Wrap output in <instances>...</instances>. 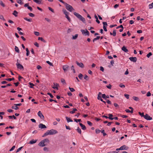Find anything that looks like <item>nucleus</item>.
Segmentation results:
<instances>
[{
	"label": "nucleus",
	"instance_id": "obj_1",
	"mask_svg": "<svg viewBox=\"0 0 153 153\" xmlns=\"http://www.w3.org/2000/svg\"><path fill=\"white\" fill-rule=\"evenodd\" d=\"M58 133L57 131L54 129H52L48 131L46 133H45L42 136L44 137L47 136L48 135H53L57 134Z\"/></svg>",
	"mask_w": 153,
	"mask_h": 153
},
{
	"label": "nucleus",
	"instance_id": "obj_2",
	"mask_svg": "<svg viewBox=\"0 0 153 153\" xmlns=\"http://www.w3.org/2000/svg\"><path fill=\"white\" fill-rule=\"evenodd\" d=\"M74 15L77 17L80 20L82 21L83 23H85V19L81 15L76 13V12L74 13Z\"/></svg>",
	"mask_w": 153,
	"mask_h": 153
},
{
	"label": "nucleus",
	"instance_id": "obj_3",
	"mask_svg": "<svg viewBox=\"0 0 153 153\" xmlns=\"http://www.w3.org/2000/svg\"><path fill=\"white\" fill-rule=\"evenodd\" d=\"M63 4H64L65 6L66 9L69 11L71 12L74 10V9L71 5L67 4L65 2H64V3H63Z\"/></svg>",
	"mask_w": 153,
	"mask_h": 153
},
{
	"label": "nucleus",
	"instance_id": "obj_4",
	"mask_svg": "<svg viewBox=\"0 0 153 153\" xmlns=\"http://www.w3.org/2000/svg\"><path fill=\"white\" fill-rule=\"evenodd\" d=\"M81 31L82 33L83 34L85 35V36L87 35L88 36H89V33L87 29H85V30L81 29Z\"/></svg>",
	"mask_w": 153,
	"mask_h": 153
},
{
	"label": "nucleus",
	"instance_id": "obj_5",
	"mask_svg": "<svg viewBox=\"0 0 153 153\" xmlns=\"http://www.w3.org/2000/svg\"><path fill=\"white\" fill-rule=\"evenodd\" d=\"M53 84V85L52 86V87L54 89H56L57 90H58V87H59V84L55 82H54Z\"/></svg>",
	"mask_w": 153,
	"mask_h": 153
},
{
	"label": "nucleus",
	"instance_id": "obj_6",
	"mask_svg": "<svg viewBox=\"0 0 153 153\" xmlns=\"http://www.w3.org/2000/svg\"><path fill=\"white\" fill-rule=\"evenodd\" d=\"M144 118L148 120H150L152 119V117H150L148 114H146L145 115V117H144Z\"/></svg>",
	"mask_w": 153,
	"mask_h": 153
},
{
	"label": "nucleus",
	"instance_id": "obj_7",
	"mask_svg": "<svg viewBox=\"0 0 153 153\" xmlns=\"http://www.w3.org/2000/svg\"><path fill=\"white\" fill-rule=\"evenodd\" d=\"M69 68V66L67 65H64L62 66V68L65 72L68 70Z\"/></svg>",
	"mask_w": 153,
	"mask_h": 153
},
{
	"label": "nucleus",
	"instance_id": "obj_8",
	"mask_svg": "<svg viewBox=\"0 0 153 153\" xmlns=\"http://www.w3.org/2000/svg\"><path fill=\"white\" fill-rule=\"evenodd\" d=\"M128 148V147L127 146H126L125 145H123L121 146L120 148H118V150H127Z\"/></svg>",
	"mask_w": 153,
	"mask_h": 153
},
{
	"label": "nucleus",
	"instance_id": "obj_9",
	"mask_svg": "<svg viewBox=\"0 0 153 153\" xmlns=\"http://www.w3.org/2000/svg\"><path fill=\"white\" fill-rule=\"evenodd\" d=\"M38 115L41 119L43 120H44V117L40 111H39L38 112Z\"/></svg>",
	"mask_w": 153,
	"mask_h": 153
},
{
	"label": "nucleus",
	"instance_id": "obj_10",
	"mask_svg": "<svg viewBox=\"0 0 153 153\" xmlns=\"http://www.w3.org/2000/svg\"><path fill=\"white\" fill-rule=\"evenodd\" d=\"M16 65L17 67V68L19 69H24L23 66L21 64L19 63H16Z\"/></svg>",
	"mask_w": 153,
	"mask_h": 153
},
{
	"label": "nucleus",
	"instance_id": "obj_11",
	"mask_svg": "<svg viewBox=\"0 0 153 153\" xmlns=\"http://www.w3.org/2000/svg\"><path fill=\"white\" fill-rule=\"evenodd\" d=\"M76 63L78 66L82 68H83L84 67V64L82 62L79 63L77 61H76Z\"/></svg>",
	"mask_w": 153,
	"mask_h": 153
},
{
	"label": "nucleus",
	"instance_id": "obj_12",
	"mask_svg": "<svg viewBox=\"0 0 153 153\" xmlns=\"http://www.w3.org/2000/svg\"><path fill=\"white\" fill-rule=\"evenodd\" d=\"M129 59L132 62H136L137 60V59L136 57H130L129 58Z\"/></svg>",
	"mask_w": 153,
	"mask_h": 153
},
{
	"label": "nucleus",
	"instance_id": "obj_13",
	"mask_svg": "<svg viewBox=\"0 0 153 153\" xmlns=\"http://www.w3.org/2000/svg\"><path fill=\"white\" fill-rule=\"evenodd\" d=\"M39 127L41 129H43L46 128V126L42 123H40L39 125Z\"/></svg>",
	"mask_w": 153,
	"mask_h": 153
},
{
	"label": "nucleus",
	"instance_id": "obj_14",
	"mask_svg": "<svg viewBox=\"0 0 153 153\" xmlns=\"http://www.w3.org/2000/svg\"><path fill=\"white\" fill-rule=\"evenodd\" d=\"M38 145L41 147H43L45 146L46 145L45 144L44 141L42 140L41 141L39 144Z\"/></svg>",
	"mask_w": 153,
	"mask_h": 153
},
{
	"label": "nucleus",
	"instance_id": "obj_15",
	"mask_svg": "<svg viewBox=\"0 0 153 153\" xmlns=\"http://www.w3.org/2000/svg\"><path fill=\"white\" fill-rule=\"evenodd\" d=\"M122 50L124 52L128 53V50L126 48L125 46H123L122 48Z\"/></svg>",
	"mask_w": 153,
	"mask_h": 153
},
{
	"label": "nucleus",
	"instance_id": "obj_16",
	"mask_svg": "<svg viewBox=\"0 0 153 153\" xmlns=\"http://www.w3.org/2000/svg\"><path fill=\"white\" fill-rule=\"evenodd\" d=\"M79 124L82 130H85L86 129V127L84 125L81 123H79Z\"/></svg>",
	"mask_w": 153,
	"mask_h": 153
},
{
	"label": "nucleus",
	"instance_id": "obj_17",
	"mask_svg": "<svg viewBox=\"0 0 153 153\" xmlns=\"http://www.w3.org/2000/svg\"><path fill=\"white\" fill-rule=\"evenodd\" d=\"M33 1L38 4H42V0H33Z\"/></svg>",
	"mask_w": 153,
	"mask_h": 153
},
{
	"label": "nucleus",
	"instance_id": "obj_18",
	"mask_svg": "<svg viewBox=\"0 0 153 153\" xmlns=\"http://www.w3.org/2000/svg\"><path fill=\"white\" fill-rule=\"evenodd\" d=\"M102 94L100 92H99L98 94V96L97 98L98 100H101L102 99V97L100 96V95L101 94Z\"/></svg>",
	"mask_w": 153,
	"mask_h": 153
},
{
	"label": "nucleus",
	"instance_id": "obj_19",
	"mask_svg": "<svg viewBox=\"0 0 153 153\" xmlns=\"http://www.w3.org/2000/svg\"><path fill=\"white\" fill-rule=\"evenodd\" d=\"M38 39L39 40H41L44 43H46V41L42 37H39L38 38Z\"/></svg>",
	"mask_w": 153,
	"mask_h": 153
},
{
	"label": "nucleus",
	"instance_id": "obj_20",
	"mask_svg": "<svg viewBox=\"0 0 153 153\" xmlns=\"http://www.w3.org/2000/svg\"><path fill=\"white\" fill-rule=\"evenodd\" d=\"M132 98L134 100L136 101H138L139 100V98L137 97L133 96Z\"/></svg>",
	"mask_w": 153,
	"mask_h": 153
},
{
	"label": "nucleus",
	"instance_id": "obj_21",
	"mask_svg": "<svg viewBox=\"0 0 153 153\" xmlns=\"http://www.w3.org/2000/svg\"><path fill=\"white\" fill-rule=\"evenodd\" d=\"M37 140H33L30 141L29 142V143L30 144H33L35 143L36 142Z\"/></svg>",
	"mask_w": 153,
	"mask_h": 153
},
{
	"label": "nucleus",
	"instance_id": "obj_22",
	"mask_svg": "<svg viewBox=\"0 0 153 153\" xmlns=\"http://www.w3.org/2000/svg\"><path fill=\"white\" fill-rule=\"evenodd\" d=\"M66 119L67 120V122L69 123V122H72L73 120L71 119L70 118H68L67 117H65Z\"/></svg>",
	"mask_w": 153,
	"mask_h": 153
},
{
	"label": "nucleus",
	"instance_id": "obj_23",
	"mask_svg": "<svg viewBox=\"0 0 153 153\" xmlns=\"http://www.w3.org/2000/svg\"><path fill=\"white\" fill-rule=\"evenodd\" d=\"M108 115L109 116L108 118L111 120H112L113 117H113V115L112 114H108Z\"/></svg>",
	"mask_w": 153,
	"mask_h": 153
},
{
	"label": "nucleus",
	"instance_id": "obj_24",
	"mask_svg": "<svg viewBox=\"0 0 153 153\" xmlns=\"http://www.w3.org/2000/svg\"><path fill=\"white\" fill-rule=\"evenodd\" d=\"M18 14V12L16 10H14L13 13V14L14 15L15 17H17L18 15L17 14Z\"/></svg>",
	"mask_w": 153,
	"mask_h": 153
},
{
	"label": "nucleus",
	"instance_id": "obj_25",
	"mask_svg": "<svg viewBox=\"0 0 153 153\" xmlns=\"http://www.w3.org/2000/svg\"><path fill=\"white\" fill-rule=\"evenodd\" d=\"M15 51H16L17 53H19V52L20 51L18 48L16 46H15Z\"/></svg>",
	"mask_w": 153,
	"mask_h": 153
},
{
	"label": "nucleus",
	"instance_id": "obj_26",
	"mask_svg": "<svg viewBox=\"0 0 153 153\" xmlns=\"http://www.w3.org/2000/svg\"><path fill=\"white\" fill-rule=\"evenodd\" d=\"M76 131L79 134H81V130L79 127H78L77 129H76Z\"/></svg>",
	"mask_w": 153,
	"mask_h": 153
},
{
	"label": "nucleus",
	"instance_id": "obj_27",
	"mask_svg": "<svg viewBox=\"0 0 153 153\" xmlns=\"http://www.w3.org/2000/svg\"><path fill=\"white\" fill-rule=\"evenodd\" d=\"M138 114L141 117H143L144 118V117H145V115H144V113L143 112L141 113L140 112H138Z\"/></svg>",
	"mask_w": 153,
	"mask_h": 153
},
{
	"label": "nucleus",
	"instance_id": "obj_28",
	"mask_svg": "<svg viewBox=\"0 0 153 153\" xmlns=\"http://www.w3.org/2000/svg\"><path fill=\"white\" fill-rule=\"evenodd\" d=\"M100 38V36H97L96 38H94L93 40V42H94L95 41L97 40H98Z\"/></svg>",
	"mask_w": 153,
	"mask_h": 153
},
{
	"label": "nucleus",
	"instance_id": "obj_29",
	"mask_svg": "<svg viewBox=\"0 0 153 153\" xmlns=\"http://www.w3.org/2000/svg\"><path fill=\"white\" fill-rule=\"evenodd\" d=\"M24 19L25 20L29 22H31L32 21V19L30 18L28 19L26 17H25L24 18Z\"/></svg>",
	"mask_w": 153,
	"mask_h": 153
},
{
	"label": "nucleus",
	"instance_id": "obj_30",
	"mask_svg": "<svg viewBox=\"0 0 153 153\" xmlns=\"http://www.w3.org/2000/svg\"><path fill=\"white\" fill-rule=\"evenodd\" d=\"M78 77L80 79H82L83 75L82 74L80 73L78 75Z\"/></svg>",
	"mask_w": 153,
	"mask_h": 153
},
{
	"label": "nucleus",
	"instance_id": "obj_31",
	"mask_svg": "<svg viewBox=\"0 0 153 153\" xmlns=\"http://www.w3.org/2000/svg\"><path fill=\"white\" fill-rule=\"evenodd\" d=\"M5 80L9 81H12V80H13L14 79V78H7L4 79Z\"/></svg>",
	"mask_w": 153,
	"mask_h": 153
},
{
	"label": "nucleus",
	"instance_id": "obj_32",
	"mask_svg": "<svg viewBox=\"0 0 153 153\" xmlns=\"http://www.w3.org/2000/svg\"><path fill=\"white\" fill-rule=\"evenodd\" d=\"M16 1L18 3L21 5L23 4V3L22 2V0H17Z\"/></svg>",
	"mask_w": 153,
	"mask_h": 153
},
{
	"label": "nucleus",
	"instance_id": "obj_33",
	"mask_svg": "<svg viewBox=\"0 0 153 153\" xmlns=\"http://www.w3.org/2000/svg\"><path fill=\"white\" fill-rule=\"evenodd\" d=\"M77 109L75 108H74L72 111H71L70 112V113L71 114H73L75 112V111H76Z\"/></svg>",
	"mask_w": 153,
	"mask_h": 153
},
{
	"label": "nucleus",
	"instance_id": "obj_34",
	"mask_svg": "<svg viewBox=\"0 0 153 153\" xmlns=\"http://www.w3.org/2000/svg\"><path fill=\"white\" fill-rule=\"evenodd\" d=\"M8 117L10 119H12L13 118L14 119H16V117L14 115L13 116H8Z\"/></svg>",
	"mask_w": 153,
	"mask_h": 153
},
{
	"label": "nucleus",
	"instance_id": "obj_35",
	"mask_svg": "<svg viewBox=\"0 0 153 153\" xmlns=\"http://www.w3.org/2000/svg\"><path fill=\"white\" fill-rule=\"evenodd\" d=\"M149 9H152L153 8V2L149 4Z\"/></svg>",
	"mask_w": 153,
	"mask_h": 153
},
{
	"label": "nucleus",
	"instance_id": "obj_36",
	"mask_svg": "<svg viewBox=\"0 0 153 153\" xmlns=\"http://www.w3.org/2000/svg\"><path fill=\"white\" fill-rule=\"evenodd\" d=\"M116 34V30H114L113 31L112 33V35L114 36H115Z\"/></svg>",
	"mask_w": 153,
	"mask_h": 153
},
{
	"label": "nucleus",
	"instance_id": "obj_37",
	"mask_svg": "<svg viewBox=\"0 0 153 153\" xmlns=\"http://www.w3.org/2000/svg\"><path fill=\"white\" fill-rule=\"evenodd\" d=\"M11 108L13 109H14L16 110H17L19 109V107L16 105H15V106H13Z\"/></svg>",
	"mask_w": 153,
	"mask_h": 153
},
{
	"label": "nucleus",
	"instance_id": "obj_38",
	"mask_svg": "<svg viewBox=\"0 0 153 153\" xmlns=\"http://www.w3.org/2000/svg\"><path fill=\"white\" fill-rule=\"evenodd\" d=\"M101 132L102 134L104 136H105L107 135V134L105 132V131L104 130H102L101 131Z\"/></svg>",
	"mask_w": 153,
	"mask_h": 153
},
{
	"label": "nucleus",
	"instance_id": "obj_39",
	"mask_svg": "<svg viewBox=\"0 0 153 153\" xmlns=\"http://www.w3.org/2000/svg\"><path fill=\"white\" fill-rule=\"evenodd\" d=\"M61 82L63 84H66V83L65 82V80L63 78H62L61 79Z\"/></svg>",
	"mask_w": 153,
	"mask_h": 153
},
{
	"label": "nucleus",
	"instance_id": "obj_40",
	"mask_svg": "<svg viewBox=\"0 0 153 153\" xmlns=\"http://www.w3.org/2000/svg\"><path fill=\"white\" fill-rule=\"evenodd\" d=\"M63 12L64 14H65V16H66V15H68L69 14V13L68 12H67L65 10H63Z\"/></svg>",
	"mask_w": 153,
	"mask_h": 153
},
{
	"label": "nucleus",
	"instance_id": "obj_41",
	"mask_svg": "<svg viewBox=\"0 0 153 153\" xmlns=\"http://www.w3.org/2000/svg\"><path fill=\"white\" fill-rule=\"evenodd\" d=\"M78 34H76L74 36H73V39H76L78 37Z\"/></svg>",
	"mask_w": 153,
	"mask_h": 153
},
{
	"label": "nucleus",
	"instance_id": "obj_42",
	"mask_svg": "<svg viewBox=\"0 0 153 153\" xmlns=\"http://www.w3.org/2000/svg\"><path fill=\"white\" fill-rule=\"evenodd\" d=\"M71 70H72L73 71L74 73H75L76 72L74 68V67L73 65H72L71 67Z\"/></svg>",
	"mask_w": 153,
	"mask_h": 153
},
{
	"label": "nucleus",
	"instance_id": "obj_43",
	"mask_svg": "<svg viewBox=\"0 0 153 153\" xmlns=\"http://www.w3.org/2000/svg\"><path fill=\"white\" fill-rule=\"evenodd\" d=\"M46 62H47V63L50 66H53V63L50 62L49 61H47Z\"/></svg>",
	"mask_w": 153,
	"mask_h": 153
},
{
	"label": "nucleus",
	"instance_id": "obj_44",
	"mask_svg": "<svg viewBox=\"0 0 153 153\" xmlns=\"http://www.w3.org/2000/svg\"><path fill=\"white\" fill-rule=\"evenodd\" d=\"M66 18L68 19V20L69 22H70L71 20L70 18L69 17V16L67 15H66L65 16Z\"/></svg>",
	"mask_w": 153,
	"mask_h": 153
},
{
	"label": "nucleus",
	"instance_id": "obj_45",
	"mask_svg": "<svg viewBox=\"0 0 153 153\" xmlns=\"http://www.w3.org/2000/svg\"><path fill=\"white\" fill-rule=\"evenodd\" d=\"M101 131L99 129H97L95 130V132L97 134H99Z\"/></svg>",
	"mask_w": 153,
	"mask_h": 153
},
{
	"label": "nucleus",
	"instance_id": "obj_46",
	"mask_svg": "<svg viewBox=\"0 0 153 153\" xmlns=\"http://www.w3.org/2000/svg\"><path fill=\"white\" fill-rule=\"evenodd\" d=\"M29 15L31 17H34L35 16L34 14L32 13H28Z\"/></svg>",
	"mask_w": 153,
	"mask_h": 153
},
{
	"label": "nucleus",
	"instance_id": "obj_47",
	"mask_svg": "<svg viewBox=\"0 0 153 153\" xmlns=\"http://www.w3.org/2000/svg\"><path fill=\"white\" fill-rule=\"evenodd\" d=\"M0 4L3 7H5V5L1 1H0Z\"/></svg>",
	"mask_w": 153,
	"mask_h": 153
},
{
	"label": "nucleus",
	"instance_id": "obj_48",
	"mask_svg": "<svg viewBox=\"0 0 153 153\" xmlns=\"http://www.w3.org/2000/svg\"><path fill=\"white\" fill-rule=\"evenodd\" d=\"M42 140L44 141V142L45 143V142L49 143V140H48V139L47 138L43 140Z\"/></svg>",
	"mask_w": 153,
	"mask_h": 153
},
{
	"label": "nucleus",
	"instance_id": "obj_49",
	"mask_svg": "<svg viewBox=\"0 0 153 153\" xmlns=\"http://www.w3.org/2000/svg\"><path fill=\"white\" fill-rule=\"evenodd\" d=\"M74 121L77 123L78 122H80L81 121V119H74Z\"/></svg>",
	"mask_w": 153,
	"mask_h": 153
},
{
	"label": "nucleus",
	"instance_id": "obj_50",
	"mask_svg": "<svg viewBox=\"0 0 153 153\" xmlns=\"http://www.w3.org/2000/svg\"><path fill=\"white\" fill-rule=\"evenodd\" d=\"M152 55V53L151 52H149L147 55L146 56L148 58H149L150 56Z\"/></svg>",
	"mask_w": 153,
	"mask_h": 153
},
{
	"label": "nucleus",
	"instance_id": "obj_51",
	"mask_svg": "<svg viewBox=\"0 0 153 153\" xmlns=\"http://www.w3.org/2000/svg\"><path fill=\"white\" fill-rule=\"evenodd\" d=\"M23 146H22L18 148L16 150V152L17 153L19 152L21 150Z\"/></svg>",
	"mask_w": 153,
	"mask_h": 153
},
{
	"label": "nucleus",
	"instance_id": "obj_52",
	"mask_svg": "<svg viewBox=\"0 0 153 153\" xmlns=\"http://www.w3.org/2000/svg\"><path fill=\"white\" fill-rule=\"evenodd\" d=\"M69 88L71 92H74L75 91L74 89L73 88L69 87Z\"/></svg>",
	"mask_w": 153,
	"mask_h": 153
},
{
	"label": "nucleus",
	"instance_id": "obj_53",
	"mask_svg": "<svg viewBox=\"0 0 153 153\" xmlns=\"http://www.w3.org/2000/svg\"><path fill=\"white\" fill-rule=\"evenodd\" d=\"M29 84L30 86V88H33V86H34V84H33L31 83V82H29Z\"/></svg>",
	"mask_w": 153,
	"mask_h": 153
},
{
	"label": "nucleus",
	"instance_id": "obj_54",
	"mask_svg": "<svg viewBox=\"0 0 153 153\" xmlns=\"http://www.w3.org/2000/svg\"><path fill=\"white\" fill-rule=\"evenodd\" d=\"M88 124L90 126H91L92 125V123L90 121H87Z\"/></svg>",
	"mask_w": 153,
	"mask_h": 153
},
{
	"label": "nucleus",
	"instance_id": "obj_55",
	"mask_svg": "<svg viewBox=\"0 0 153 153\" xmlns=\"http://www.w3.org/2000/svg\"><path fill=\"white\" fill-rule=\"evenodd\" d=\"M48 9L50 10L53 13H54V12L53 10V9H52L51 7H48Z\"/></svg>",
	"mask_w": 153,
	"mask_h": 153
},
{
	"label": "nucleus",
	"instance_id": "obj_56",
	"mask_svg": "<svg viewBox=\"0 0 153 153\" xmlns=\"http://www.w3.org/2000/svg\"><path fill=\"white\" fill-rule=\"evenodd\" d=\"M84 79H86L87 80H88V77L87 75L86 74L85 75L84 77Z\"/></svg>",
	"mask_w": 153,
	"mask_h": 153
},
{
	"label": "nucleus",
	"instance_id": "obj_57",
	"mask_svg": "<svg viewBox=\"0 0 153 153\" xmlns=\"http://www.w3.org/2000/svg\"><path fill=\"white\" fill-rule=\"evenodd\" d=\"M34 33L35 35L36 36H38L39 35V32L37 31H35L34 32Z\"/></svg>",
	"mask_w": 153,
	"mask_h": 153
},
{
	"label": "nucleus",
	"instance_id": "obj_58",
	"mask_svg": "<svg viewBox=\"0 0 153 153\" xmlns=\"http://www.w3.org/2000/svg\"><path fill=\"white\" fill-rule=\"evenodd\" d=\"M125 97L127 99H128L129 98V95L128 94H124Z\"/></svg>",
	"mask_w": 153,
	"mask_h": 153
},
{
	"label": "nucleus",
	"instance_id": "obj_59",
	"mask_svg": "<svg viewBox=\"0 0 153 153\" xmlns=\"http://www.w3.org/2000/svg\"><path fill=\"white\" fill-rule=\"evenodd\" d=\"M48 95H49L51 98H53V96L50 93H47Z\"/></svg>",
	"mask_w": 153,
	"mask_h": 153
},
{
	"label": "nucleus",
	"instance_id": "obj_60",
	"mask_svg": "<svg viewBox=\"0 0 153 153\" xmlns=\"http://www.w3.org/2000/svg\"><path fill=\"white\" fill-rule=\"evenodd\" d=\"M103 26L106 27L107 26V23L106 22H102Z\"/></svg>",
	"mask_w": 153,
	"mask_h": 153
},
{
	"label": "nucleus",
	"instance_id": "obj_61",
	"mask_svg": "<svg viewBox=\"0 0 153 153\" xmlns=\"http://www.w3.org/2000/svg\"><path fill=\"white\" fill-rule=\"evenodd\" d=\"M151 94L149 91L147 92L146 94V96L147 97H149L151 96Z\"/></svg>",
	"mask_w": 153,
	"mask_h": 153
},
{
	"label": "nucleus",
	"instance_id": "obj_62",
	"mask_svg": "<svg viewBox=\"0 0 153 153\" xmlns=\"http://www.w3.org/2000/svg\"><path fill=\"white\" fill-rule=\"evenodd\" d=\"M119 86L121 88H124L125 87V86L122 83H121L120 84Z\"/></svg>",
	"mask_w": 153,
	"mask_h": 153
},
{
	"label": "nucleus",
	"instance_id": "obj_63",
	"mask_svg": "<svg viewBox=\"0 0 153 153\" xmlns=\"http://www.w3.org/2000/svg\"><path fill=\"white\" fill-rule=\"evenodd\" d=\"M15 148V146H13L12 148L10 150V151H11L13 150Z\"/></svg>",
	"mask_w": 153,
	"mask_h": 153
},
{
	"label": "nucleus",
	"instance_id": "obj_64",
	"mask_svg": "<svg viewBox=\"0 0 153 153\" xmlns=\"http://www.w3.org/2000/svg\"><path fill=\"white\" fill-rule=\"evenodd\" d=\"M34 45L37 47H39V44L37 42H35L34 43Z\"/></svg>",
	"mask_w": 153,
	"mask_h": 153
}]
</instances>
